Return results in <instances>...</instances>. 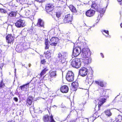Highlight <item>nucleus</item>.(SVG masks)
I'll return each instance as SVG.
<instances>
[{
	"label": "nucleus",
	"instance_id": "f257e3e1",
	"mask_svg": "<svg viewBox=\"0 0 122 122\" xmlns=\"http://www.w3.org/2000/svg\"><path fill=\"white\" fill-rule=\"evenodd\" d=\"M100 97L98 100L99 102L98 103V107L99 109L101 105L105 102L106 99L102 97L106 96V90L102 89L100 92Z\"/></svg>",
	"mask_w": 122,
	"mask_h": 122
},
{
	"label": "nucleus",
	"instance_id": "f03ea898",
	"mask_svg": "<svg viewBox=\"0 0 122 122\" xmlns=\"http://www.w3.org/2000/svg\"><path fill=\"white\" fill-rule=\"evenodd\" d=\"M67 56V53L65 52H60L57 55V57L59 59V62H61V64H63L64 66L66 64V59Z\"/></svg>",
	"mask_w": 122,
	"mask_h": 122
},
{
	"label": "nucleus",
	"instance_id": "7ed1b4c3",
	"mask_svg": "<svg viewBox=\"0 0 122 122\" xmlns=\"http://www.w3.org/2000/svg\"><path fill=\"white\" fill-rule=\"evenodd\" d=\"M82 59H78L75 58L73 59L71 62V65L74 67L78 68L81 65Z\"/></svg>",
	"mask_w": 122,
	"mask_h": 122
},
{
	"label": "nucleus",
	"instance_id": "20e7f679",
	"mask_svg": "<svg viewBox=\"0 0 122 122\" xmlns=\"http://www.w3.org/2000/svg\"><path fill=\"white\" fill-rule=\"evenodd\" d=\"M90 54V50L88 48H84L82 49L81 52V56L82 58H86L88 56H89Z\"/></svg>",
	"mask_w": 122,
	"mask_h": 122
},
{
	"label": "nucleus",
	"instance_id": "39448f33",
	"mask_svg": "<svg viewBox=\"0 0 122 122\" xmlns=\"http://www.w3.org/2000/svg\"><path fill=\"white\" fill-rule=\"evenodd\" d=\"M43 119L45 122H56L53 118L52 115L50 117L47 115H45L43 116Z\"/></svg>",
	"mask_w": 122,
	"mask_h": 122
},
{
	"label": "nucleus",
	"instance_id": "423d86ee",
	"mask_svg": "<svg viewBox=\"0 0 122 122\" xmlns=\"http://www.w3.org/2000/svg\"><path fill=\"white\" fill-rule=\"evenodd\" d=\"M54 6L51 4H47L46 6V11L52 15V11L54 9Z\"/></svg>",
	"mask_w": 122,
	"mask_h": 122
},
{
	"label": "nucleus",
	"instance_id": "0eeeda50",
	"mask_svg": "<svg viewBox=\"0 0 122 122\" xmlns=\"http://www.w3.org/2000/svg\"><path fill=\"white\" fill-rule=\"evenodd\" d=\"M74 75L73 72L71 71H68L66 75V79L69 81H72L74 80Z\"/></svg>",
	"mask_w": 122,
	"mask_h": 122
},
{
	"label": "nucleus",
	"instance_id": "6e6552de",
	"mask_svg": "<svg viewBox=\"0 0 122 122\" xmlns=\"http://www.w3.org/2000/svg\"><path fill=\"white\" fill-rule=\"evenodd\" d=\"M81 53V48L79 47H74L72 54L74 56H76Z\"/></svg>",
	"mask_w": 122,
	"mask_h": 122
},
{
	"label": "nucleus",
	"instance_id": "1a4fd4ad",
	"mask_svg": "<svg viewBox=\"0 0 122 122\" xmlns=\"http://www.w3.org/2000/svg\"><path fill=\"white\" fill-rule=\"evenodd\" d=\"M25 21L21 19H19L15 23V25L17 27L20 28L24 26L25 25Z\"/></svg>",
	"mask_w": 122,
	"mask_h": 122
},
{
	"label": "nucleus",
	"instance_id": "9d476101",
	"mask_svg": "<svg viewBox=\"0 0 122 122\" xmlns=\"http://www.w3.org/2000/svg\"><path fill=\"white\" fill-rule=\"evenodd\" d=\"M72 19V16L70 14L66 15L63 20V22L65 23L71 22Z\"/></svg>",
	"mask_w": 122,
	"mask_h": 122
},
{
	"label": "nucleus",
	"instance_id": "9b49d317",
	"mask_svg": "<svg viewBox=\"0 0 122 122\" xmlns=\"http://www.w3.org/2000/svg\"><path fill=\"white\" fill-rule=\"evenodd\" d=\"M58 40V39L57 37H53L51 38L49 43L51 45L55 46L57 44Z\"/></svg>",
	"mask_w": 122,
	"mask_h": 122
},
{
	"label": "nucleus",
	"instance_id": "f8f14e48",
	"mask_svg": "<svg viewBox=\"0 0 122 122\" xmlns=\"http://www.w3.org/2000/svg\"><path fill=\"white\" fill-rule=\"evenodd\" d=\"M92 9H94L96 10L97 11L100 12L102 11L103 13L105 12V10H103L102 9H101L99 7L98 5L95 3H93L92 6Z\"/></svg>",
	"mask_w": 122,
	"mask_h": 122
},
{
	"label": "nucleus",
	"instance_id": "ddd939ff",
	"mask_svg": "<svg viewBox=\"0 0 122 122\" xmlns=\"http://www.w3.org/2000/svg\"><path fill=\"white\" fill-rule=\"evenodd\" d=\"M95 12V10L90 9L86 11V15L87 16L92 17L94 15Z\"/></svg>",
	"mask_w": 122,
	"mask_h": 122
},
{
	"label": "nucleus",
	"instance_id": "4468645a",
	"mask_svg": "<svg viewBox=\"0 0 122 122\" xmlns=\"http://www.w3.org/2000/svg\"><path fill=\"white\" fill-rule=\"evenodd\" d=\"M87 70L86 68L83 67L80 70L79 74L83 76H85L87 74Z\"/></svg>",
	"mask_w": 122,
	"mask_h": 122
},
{
	"label": "nucleus",
	"instance_id": "2eb2a0df",
	"mask_svg": "<svg viewBox=\"0 0 122 122\" xmlns=\"http://www.w3.org/2000/svg\"><path fill=\"white\" fill-rule=\"evenodd\" d=\"M7 41L8 43H13L14 40V38L11 35H8L6 37Z\"/></svg>",
	"mask_w": 122,
	"mask_h": 122
},
{
	"label": "nucleus",
	"instance_id": "dca6fc26",
	"mask_svg": "<svg viewBox=\"0 0 122 122\" xmlns=\"http://www.w3.org/2000/svg\"><path fill=\"white\" fill-rule=\"evenodd\" d=\"M85 58V59H82V60L81 61V62H83L85 63L86 65H87L88 64L90 63L91 61V58L90 57H88V56L86 58Z\"/></svg>",
	"mask_w": 122,
	"mask_h": 122
},
{
	"label": "nucleus",
	"instance_id": "f3484780",
	"mask_svg": "<svg viewBox=\"0 0 122 122\" xmlns=\"http://www.w3.org/2000/svg\"><path fill=\"white\" fill-rule=\"evenodd\" d=\"M60 90L63 93H66L68 91V88L66 86H64L61 87Z\"/></svg>",
	"mask_w": 122,
	"mask_h": 122
},
{
	"label": "nucleus",
	"instance_id": "a211bd4d",
	"mask_svg": "<svg viewBox=\"0 0 122 122\" xmlns=\"http://www.w3.org/2000/svg\"><path fill=\"white\" fill-rule=\"evenodd\" d=\"M37 25L39 27H44V23L43 21L41 19H38Z\"/></svg>",
	"mask_w": 122,
	"mask_h": 122
},
{
	"label": "nucleus",
	"instance_id": "6ab92c4d",
	"mask_svg": "<svg viewBox=\"0 0 122 122\" xmlns=\"http://www.w3.org/2000/svg\"><path fill=\"white\" fill-rule=\"evenodd\" d=\"M29 83H27L20 86V89L22 91H26L29 87Z\"/></svg>",
	"mask_w": 122,
	"mask_h": 122
},
{
	"label": "nucleus",
	"instance_id": "aec40b11",
	"mask_svg": "<svg viewBox=\"0 0 122 122\" xmlns=\"http://www.w3.org/2000/svg\"><path fill=\"white\" fill-rule=\"evenodd\" d=\"M95 82L96 84L100 85V86L101 87H103L105 86V83L104 82L100 80L95 81Z\"/></svg>",
	"mask_w": 122,
	"mask_h": 122
},
{
	"label": "nucleus",
	"instance_id": "412c9836",
	"mask_svg": "<svg viewBox=\"0 0 122 122\" xmlns=\"http://www.w3.org/2000/svg\"><path fill=\"white\" fill-rule=\"evenodd\" d=\"M15 50L17 51L20 53L22 51L23 48L20 45H18L16 46Z\"/></svg>",
	"mask_w": 122,
	"mask_h": 122
},
{
	"label": "nucleus",
	"instance_id": "4be33fe9",
	"mask_svg": "<svg viewBox=\"0 0 122 122\" xmlns=\"http://www.w3.org/2000/svg\"><path fill=\"white\" fill-rule=\"evenodd\" d=\"M8 17L15 16L16 14V13L15 11H11L8 14Z\"/></svg>",
	"mask_w": 122,
	"mask_h": 122
},
{
	"label": "nucleus",
	"instance_id": "5701e85b",
	"mask_svg": "<svg viewBox=\"0 0 122 122\" xmlns=\"http://www.w3.org/2000/svg\"><path fill=\"white\" fill-rule=\"evenodd\" d=\"M69 8L72 12L74 13H76L77 12V10L76 8L72 5H70Z\"/></svg>",
	"mask_w": 122,
	"mask_h": 122
},
{
	"label": "nucleus",
	"instance_id": "b1692460",
	"mask_svg": "<svg viewBox=\"0 0 122 122\" xmlns=\"http://www.w3.org/2000/svg\"><path fill=\"white\" fill-rule=\"evenodd\" d=\"M50 76L51 77H55L56 76V71H51L50 72Z\"/></svg>",
	"mask_w": 122,
	"mask_h": 122
},
{
	"label": "nucleus",
	"instance_id": "393cba45",
	"mask_svg": "<svg viewBox=\"0 0 122 122\" xmlns=\"http://www.w3.org/2000/svg\"><path fill=\"white\" fill-rule=\"evenodd\" d=\"M32 98L31 97H29L27 99V104L29 105H31L32 103Z\"/></svg>",
	"mask_w": 122,
	"mask_h": 122
},
{
	"label": "nucleus",
	"instance_id": "a878e982",
	"mask_svg": "<svg viewBox=\"0 0 122 122\" xmlns=\"http://www.w3.org/2000/svg\"><path fill=\"white\" fill-rule=\"evenodd\" d=\"M86 43L85 42H80L77 43V45L78 46L77 47H79L81 48H83L86 45Z\"/></svg>",
	"mask_w": 122,
	"mask_h": 122
},
{
	"label": "nucleus",
	"instance_id": "bb28decb",
	"mask_svg": "<svg viewBox=\"0 0 122 122\" xmlns=\"http://www.w3.org/2000/svg\"><path fill=\"white\" fill-rule=\"evenodd\" d=\"M106 115L108 116H110L112 114L110 110H107L105 111L104 112Z\"/></svg>",
	"mask_w": 122,
	"mask_h": 122
},
{
	"label": "nucleus",
	"instance_id": "cd10ccee",
	"mask_svg": "<svg viewBox=\"0 0 122 122\" xmlns=\"http://www.w3.org/2000/svg\"><path fill=\"white\" fill-rule=\"evenodd\" d=\"M44 54L45 55V56L46 58H49L51 56V54L49 51H47L46 52H45Z\"/></svg>",
	"mask_w": 122,
	"mask_h": 122
},
{
	"label": "nucleus",
	"instance_id": "c85d7f7f",
	"mask_svg": "<svg viewBox=\"0 0 122 122\" xmlns=\"http://www.w3.org/2000/svg\"><path fill=\"white\" fill-rule=\"evenodd\" d=\"M102 33L104 35L106 36V37H110L109 35V32L108 31L104 30L103 31H102Z\"/></svg>",
	"mask_w": 122,
	"mask_h": 122
},
{
	"label": "nucleus",
	"instance_id": "c756f323",
	"mask_svg": "<svg viewBox=\"0 0 122 122\" xmlns=\"http://www.w3.org/2000/svg\"><path fill=\"white\" fill-rule=\"evenodd\" d=\"M72 85L73 87L75 88H76L78 86V83L76 82H73Z\"/></svg>",
	"mask_w": 122,
	"mask_h": 122
},
{
	"label": "nucleus",
	"instance_id": "7c9ffc66",
	"mask_svg": "<svg viewBox=\"0 0 122 122\" xmlns=\"http://www.w3.org/2000/svg\"><path fill=\"white\" fill-rule=\"evenodd\" d=\"M48 70V69L47 68H45L41 72L40 74L41 76L44 75L46 73V71Z\"/></svg>",
	"mask_w": 122,
	"mask_h": 122
},
{
	"label": "nucleus",
	"instance_id": "2f4dec72",
	"mask_svg": "<svg viewBox=\"0 0 122 122\" xmlns=\"http://www.w3.org/2000/svg\"><path fill=\"white\" fill-rule=\"evenodd\" d=\"M36 31V30L35 28H32L30 29L29 30V33H30L31 34H34Z\"/></svg>",
	"mask_w": 122,
	"mask_h": 122
},
{
	"label": "nucleus",
	"instance_id": "473e14b6",
	"mask_svg": "<svg viewBox=\"0 0 122 122\" xmlns=\"http://www.w3.org/2000/svg\"><path fill=\"white\" fill-rule=\"evenodd\" d=\"M48 43L49 41L48 40H46L45 41L46 49H47L49 48Z\"/></svg>",
	"mask_w": 122,
	"mask_h": 122
},
{
	"label": "nucleus",
	"instance_id": "72a5a7b5",
	"mask_svg": "<svg viewBox=\"0 0 122 122\" xmlns=\"http://www.w3.org/2000/svg\"><path fill=\"white\" fill-rule=\"evenodd\" d=\"M88 84H91L93 82V80L92 79L89 78L88 79Z\"/></svg>",
	"mask_w": 122,
	"mask_h": 122
},
{
	"label": "nucleus",
	"instance_id": "f704fd0d",
	"mask_svg": "<svg viewBox=\"0 0 122 122\" xmlns=\"http://www.w3.org/2000/svg\"><path fill=\"white\" fill-rule=\"evenodd\" d=\"M61 11L57 12L56 13V15L57 18H59L61 15Z\"/></svg>",
	"mask_w": 122,
	"mask_h": 122
},
{
	"label": "nucleus",
	"instance_id": "c9c22d12",
	"mask_svg": "<svg viewBox=\"0 0 122 122\" xmlns=\"http://www.w3.org/2000/svg\"><path fill=\"white\" fill-rule=\"evenodd\" d=\"M25 15L26 16L29 15L30 13V11L28 10H26L25 11Z\"/></svg>",
	"mask_w": 122,
	"mask_h": 122
},
{
	"label": "nucleus",
	"instance_id": "e433bc0d",
	"mask_svg": "<svg viewBox=\"0 0 122 122\" xmlns=\"http://www.w3.org/2000/svg\"><path fill=\"white\" fill-rule=\"evenodd\" d=\"M0 11L1 13H5L6 12L5 10L2 8L0 9Z\"/></svg>",
	"mask_w": 122,
	"mask_h": 122
},
{
	"label": "nucleus",
	"instance_id": "4c0bfd02",
	"mask_svg": "<svg viewBox=\"0 0 122 122\" xmlns=\"http://www.w3.org/2000/svg\"><path fill=\"white\" fill-rule=\"evenodd\" d=\"M4 83L2 81L0 84V88H1L4 87Z\"/></svg>",
	"mask_w": 122,
	"mask_h": 122
},
{
	"label": "nucleus",
	"instance_id": "58836bf2",
	"mask_svg": "<svg viewBox=\"0 0 122 122\" xmlns=\"http://www.w3.org/2000/svg\"><path fill=\"white\" fill-rule=\"evenodd\" d=\"M46 61L45 59H43L42 60H41V63L44 64L46 62Z\"/></svg>",
	"mask_w": 122,
	"mask_h": 122
},
{
	"label": "nucleus",
	"instance_id": "ea45409f",
	"mask_svg": "<svg viewBox=\"0 0 122 122\" xmlns=\"http://www.w3.org/2000/svg\"><path fill=\"white\" fill-rule=\"evenodd\" d=\"M13 100L16 102H17L18 101V98L16 97H15L13 98Z\"/></svg>",
	"mask_w": 122,
	"mask_h": 122
},
{
	"label": "nucleus",
	"instance_id": "a19ab883",
	"mask_svg": "<svg viewBox=\"0 0 122 122\" xmlns=\"http://www.w3.org/2000/svg\"><path fill=\"white\" fill-rule=\"evenodd\" d=\"M13 1H16L17 2H20V3L21 4V3L20 2V0H14Z\"/></svg>",
	"mask_w": 122,
	"mask_h": 122
},
{
	"label": "nucleus",
	"instance_id": "79ce46f5",
	"mask_svg": "<svg viewBox=\"0 0 122 122\" xmlns=\"http://www.w3.org/2000/svg\"><path fill=\"white\" fill-rule=\"evenodd\" d=\"M70 122H76V121L75 120H72L70 121Z\"/></svg>",
	"mask_w": 122,
	"mask_h": 122
},
{
	"label": "nucleus",
	"instance_id": "37998d69",
	"mask_svg": "<svg viewBox=\"0 0 122 122\" xmlns=\"http://www.w3.org/2000/svg\"><path fill=\"white\" fill-rule=\"evenodd\" d=\"M32 109H33V110H34V108H33L32 107H30V111H31L32 110Z\"/></svg>",
	"mask_w": 122,
	"mask_h": 122
},
{
	"label": "nucleus",
	"instance_id": "c03bdc74",
	"mask_svg": "<svg viewBox=\"0 0 122 122\" xmlns=\"http://www.w3.org/2000/svg\"><path fill=\"white\" fill-rule=\"evenodd\" d=\"M101 55L102 57V58H103L104 57V56L103 55V54L102 53H101L100 54Z\"/></svg>",
	"mask_w": 122,
	"mask_h": 122
},
{
	"label": "nucleus",
	"instance_id": "a18cd8bd",
	"mask_svg": "<svg viewBox=\"0 0 122 122\" xmlns=\"http://www.w3.org/2000/svg\"><path fill=\"white\" fill-rule=\"evenodd\" d=\"M8 122H15V121L14 120H13L9 121Z\"/></svg>",
	"mask_w": 122,
	"mask_h": 122
},
{
	"label": "nucleus",
	"instance_id": "49530a36",
	"mask_svg": "<svg viewBox=\"0 0 122 122\" xmlns=\"http://www.w3.org/2000/svg\"><path fill=\"white\" fill-rule=\"evenodd\" d=\"M117 1H118V2H121V1H122V0H117Z\"/></svg>",
	"mask_w": 122,
	"mask_h": 122
},
{
	"label": "nucleus",
	"instance_id": "de8ad7c7",
	"mask_svg": "<svg viewBox=\"0 0 122 122\" xmlns=\"http://www.w3.org/2000/svg\"><path fill=\"white\" fill-rule=\"evenodd\" d=\"M120 26H121V27L122 28V23H121V24Z\"/></svg>",
	"mask_w": 122,
	"mask_h": 122
},
{
	"label": "nucleus",
	"instance_id": "09e8293b",
	"mask_svg": "<svg viewBox=\"0 0 122 122\" xmlns=\"http://www.w3.org/2000/svg\"><path fill=\"white\" fill-rule=\"evenodd\" d=\"M29 67H30V66L31 65L30 64H29Z\"/></svg>",
	"mask_w": 122,
	"mask_h": 122
},
{
	"label": "nucleus",
	"instance_id": "8fccbe9b",
	"mask_svg": "<svg viewBox=\"0 0 122 122\" xmlns=\"http://www.w3.org/2000/svg\"><path fill=\"white\" fill-rule=\"evenodd\" d=\"M40 57H43L42 55H40Z\"/></svg>",
	"mask_w": 122,
	"mask_h": 122
},
{
	"label": "nucleus",
	"instance_id": "3c124183",
	"mask_svg": "<svg viewBox=\"0 0 122 122\" xmlns=\"http://www.w3.org/2000/svg\"><path fill=\"white\" fill-rule=\"evenodd\" d=\"M15 73L16 72V69H15Z\"/></svg>",
	"mask_w": 122,
	"mask_h": 122
},
{
	"label": "nucleus",
	"instance_id": "603ef678",
	"mask_svg": "<svg viewBox=\"0 0 122 122\" xmlns=\"http://www.w3.org/2000/svg\"><path fill=\"white\" fill-rule=\"evenodd\" d=\"M95 114H96V113H95L94 114V115H95Z\"/></svg>",
	"mask_w": 122,
	"mask_h": 122
},
{
	"label": "nucleus",
	"instance_id": "864d4df0",
	"mask_svg": "<svg viewBox=\"0 0 122 122\" xmlns=\"http://www.w3.org/2000/svg\"><path fill=\"white\" fill-rule=\"evenodd\" d=\"M101 13L102 12H100Z\"/></svg>",
	"mask_w": 122,
	"mask_h": 122
}]
</instances>
